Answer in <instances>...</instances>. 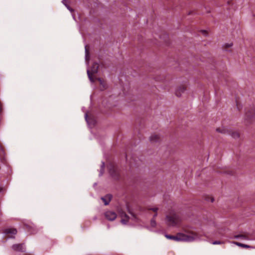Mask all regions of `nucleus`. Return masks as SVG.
I'll return each instance as SVG.
<instances>
[{"instance_id":"nucleus-8","label":"nucleus","mask_w":255,"mask_h":255,"mask_svg":"<svg viewBox=\"0 0 255 255\" xmlns=\"http://www.w3.org/2000/svg\"><path fill=\"white\" fill-rule=\"evenodd\" d=\"M186 90V88L185 86H180L178 87L175 91V95L176 96L180 97L182 94L185 92Z\"/></svg>"},{"instance_id":"nucleus-28","label":"nucleus","mask_w":255,"mask_h":255,"mask_svg":"<svg viewBox=\"0 0 255 255\" xmlns=\"http://www.w3.org/2000/svg\"><path fill=\"white\" fill-rule=\"evenodd\" d=\"M129 213H130V214H131V215L132 216H133V217H134V215L132 213H130V212H129Z\"/></svg>"},{"instance_id":"nucleus-20","label":"nucleus","mask_w":255,"mask_h":255,"mask_svg":"<svg viewBox=\"0 0 255 255\" xmlns=\"http://www.w3.org/2000/svg\"><path fill=\"white\" fill-rule=\"evenodd\" d=\"M85 53H86V58H87L88 57V56H89V54L87 45L85 46Z\"/></svg>"},{"instance_id":"nucleus-25","label":"nucleus","mask_w":255,"mask_h":255,"mask_svg":"<svg viewBox=\"0 0 255 255\" xmlns=\"http://www.w3.org/2000/svg\"><path fill=\"white\" fill-rule=\"evenodd\" d=\"M157 215V212L155 213V214L153 215V219H154Z\"/></svg>"},{"instance_id":"nucleus-6","label":"nucleus","mask_w":255,"mask_h":255,"mask_svg":"<svg viewBox=\"0 0 255 255\" xmlns=\"http://www.w3.org/2000/svg\"><path fill=\"white\" fill-rule=\"evenodd\" d=\"M4 233L7 235V238H15V235L17 234V230L14 228L6 229Z\"/></svg>"},{"instance_id":"nucleus-30","label":"nucleus","mask_w":255,"mask_h":255,"mask_svg":"<svg viewBox=\"0 0 255 255\" xmlns=\"http://www.w3.org/2000/svg\"><path fill=\"white\" fill-rule=\"evenodd\" d=\"M177 241H179L180 240H178ZM186 241H187L188 240H186Z\"/></svg>"},{"instance_id":"nucleus-27","label":"nucleus","mask_w":255,"mask_h":255,"mask_svg":"<svg viewBox=\"0 0 255 255\" xmlns=\"http://www.w3.org/2000/svg\"><path fill=\"white\" fill-rule=\"evenodd\" d=\"M2 216V213L1 211L0 210V217Z\"/></svg>"},{"instance_id":"nucleus-19","label":"nucleus","mask_w":255,"mask_h":255,"mask_svg":"<svg viewBox=\"0 0 255 255\" xmlns=\"http://www.w3.org/2000/svg\"><path fill=\"white\" fill-rule=\"evenodd\" d=\"M150 224H151V226L152 227H155V226H156V222H155V220L154 219H152L151 220Z\"/></svg>"},{"instance_id":"nucleus-7","label":"nucleus","mask_w":255,"mask_h":255,"mask_svg":"<svg viewBox=\"0 0 255 255\" xmlns=\"http://www.w3.org/2000/svg\"><path fill=\"white\" fill-rule=\"evenodd\" d=\"M105 216L107 220L113 221L116 219L117 215L114 212L108 211L105 213Z\"/></svg>"},{"instance_id":"nucleus-5","label":"nucleus","mask_w":255,"mask_h":255,"mask_svg":"<svg viewBox=\"0 0 255 255\" xmlns=\"http://www.w3.org/2000/svg\"><path fill=\"white\" fill-rule=\"evenodd\" d=\"M12 249L15 252L24 253L26 252L24 244H14L11 247Z\"/></svg>"},{"instance_id":"nucleus-17","label":"nucleus","mask_w":255,"mask_h":255,"mask_svg":"<svg viewBox=\"0 0 255 255\" xmlns=\"http://www.w3.org/2000/svg\"><path fill=\"white\" fill-rule=\"evenodd\" d=\"M234 243L235 244L239 246L242 247H244V248H250L251 247L250 246H248L247 245L239 243H238V242H234Z\"/></svg>"},{"instance_id":"nucleus-9","label":"nucleus","mask_w":255,"mask_h":255,"mask_svg":"<svg viewBox=\"0 0 255 255\" xmlns=\"http://www.w3.org/2000/svg\"><path fill=\"white\" fill-rule=\"evenodd\" d=\"M112 198L111 194H107L104 197H101V200L104 202L105 205H108L110 203Z\"/></svg>"},{"instance_id":"nucleus-15","label":"nucleus","mask_w":255,"mask_h":255,"mask_svg":"<svg viewBox=\"0 0 255 255\" xmlns=\"http://www.w3.org/2000/svg\"><path fill=\"white\" fill-rule=\"evenodd\" d=\"M210 241V243L212 245H219L222 244L223 243L220 241H213V240H209Z\"/></svg>"},{"instance_id":"nucleus-24","label":"nucleus","mask_w":255,"mask_h":255,"mask_svg":"<svg viewBox=\"0 0 255 255\" xmlns=\"http://www.w3.org/2000/svg\"><path fill=\"white\" fill-rule=\"evenodd\" d=\"M98 80L100 82V84H102L103 83V81L101 78H98Z\"/></svg>"},{"instance_id":"nucleus-11","label":"nucleus","mask_w":255,"mask_h":255,"mask_svg":"<svg viewBox=\"0 0 255 255\" xmlns=\"http://www.w3.org/2000/svg\"><path fill=\"white\" fill-rule=\"evenodd\" d=\"M160 139L159 135L154 134L150 136L149 140L151 142H156L159 141Z\"/></svg>"},{"instance_id":"nucleus-32","label":"nucleus","mask_w":255,"mask_h":255,"mask_svg":"<svg viewBox=\"0 0 255 255\" xmlns=\"http://www.w3.org/2000/svg\"><path fill=\"white\" fill-rule=\"evenodd\" d=\"M254 16H255V14L254 15Z\"/></svg>"},{"instance_id":"nucleus-29","label":"nucleus","mask_w":255,"mask_h":255,"mask_svg":"<svg viewBox=\"0 0 255 255\" xmlns=\"http://www.w3.org/2000/svg\"><path fill=\"white\" fill-rule=\"evenodd\" d=\"M191 14V12L188 13V14Z\"/></svg>"},{"instance_id":"nucleus-14","label":"nucleus","mask_w":255,"mask_h":255,"mask_svg":"<svg viewBox=\"0 0 255 255\" xmlns=\"http://www.w3.org/2000/svg\"><path fill=\"white\" fill-rule=\"evenodd\" d=\"M62 3L65 5V6L69 9L71 12H73L74 10L70 7V6L68 4L67 0H63Z\"/></svg>"},{"instance_id":"nucleus-23","label":"nucleus","mask_w":255,"mask_h":255,"mask_svg":"<svg viewBox=\"0 0 255 255\" xmlns=\"http://www.w3.org/2000/svg\"><path fill=\"white\" fill-rule=\"evenodd\" d=\"M104 167H105V163H104V162H102V166H101L102 170H104Z\"/></svg>"},{"instance_id":"nucleus-13","label":"nucleus","mask_w":255,"mask_h":255,"mask_svg":"<svg viewBox=\"0 0 255 255\" xmlns=\"http://www.w3.org/2000/svg\"><path fill=\"white\" fill-rule=\"evenodd\" d=\"M216 131L218 132H220L221 133L223 134H228L229 130L227 129L226 128H217L216 129Z\"/></svg>"},{"instance_id":"nucleus-1","label":"nucleus","mask_w":255,"mask_h":255,"mask_svg":"<svg viewBox=\"0 0 255 255\" xmlns=\"http://www.w3.org/2000/svg\"><path fill=\"white\" fill-rule=\"evenodd\" d=\"M164 237L168 239H198L203 237L198 233L191 230H184L177 234L176 236L168 235L163 233Z\"/></svg>"},{"instance_id":"nucleus-2","label":"nucleus","mask_w":255,"mask_h":255,"mask_svg":"<svg viewBox=\"0 0 255 255\" xmlns=\"http://www.w3.org/2000/svg\"><path fill=\"white\" fill-rule=\"evenodd\" d=\"M167 224L170 226H175L181 221L180 217L176 213L173 212L167 215L166 217Z\"/></svg>"},{"instance_id":"nucleus-31","label":"nucleus","mask_w":255,"mask_h":255,"mask_svg":"<svg viewBox=\"0 0 255 255\" xmlns=\"http://www.w3.org/2000/svg\"><path fill=\"white\" fill-rule=\"evenodd\" d=\"M1 188H0V191H1Z\"/></svg>"},{"instance_id":"nucleus-4","label":"nucleus","mask_w":255,"mask_h":255,"mask_svg":"<svg viewBox=\"0 0 255 255\" xmlns=\"http://www.w3.org/2000/svg\"><path fill=\"white\" fill-rule=\"evenodd\" d=\"M99 69V64L97 63H94L91 67V72L89 70H87V74L90 81L92 83L94 82V80L92 77V74L97 73Z\"/></svg>"},{"instance_id":"nucleus-21","label":"nucleus","mask_w":255,"mask_h":255,"mask_svg":"<svg viewBox=\"0 0 255 255\" xmlns=\"http://www.w3.org/2000/svg\"><path fill=\"white\" fill-rule=\"evenodd\" d=\"M232 45H233V44H232V43H230V44H229V43H226V44H225L224 45V47H225V48H229V47H232Z\"/></svg>"},{"instance_id":"nucleus-12","label":"nucleus","mask_w":255,"mask_h":255,"mask_svg":"<svg viewBox=\"0 0 255 255\" xmlns=\"http://www.w3.org/2000/svg\"><path fill=\"white\" fill-rule=\"evenodd\" d=\"M235 238H243L244 239H247L248 238V234L245 233H241L238 235H236L234 236Z\"/></svg>"},{"instance_id":"nucleus-3","label":"nucleus","mask_w":255,"mask_h":255,"mask_svg":"<svg viewBox=\"0 0 255 255\" xmlns=\"http://www.w3.org/2000/svg\"><path fill=\"white\" fill-rule=\"evenodd\" d=\"M255 119V107L253 106L247 108L246 110L245 120V121L250 123L252 122Z\"/></svg>"},{"instance_id":"nucleus-26","label":"nucleus","mask_w":255,"mask_h":255,"mask_svg":"<svg viewBox=\"0 0 255 255\" xmlns=\"http://www.w3.org/2000/svg\"><path fill=\"white\" fill-rule=\"evenodd\" d=\"M87 117H88V115H87V114H86V115H85V119H86V120H87Z\"/></svg>"},{"instance_id":"nucleus-18","label":"nucleus","mask_w":255,"mask_h":255,"mask_svg":"<svg viewBox=\"0 0 255 255\" xmlns=\"http://www.w3.org/2000/svg\"><path fill=\"white\" fill-rule=\"evenodd\" d=\"M120 216L122 218H128V217L127 214L123 212V211H122V212H120Z\"/></svg>"},{"instance_id":"nucleus-22","label":"nucleus","mask_w":255,"mask_h":255,"mask_svg":"<svg viewBox=\"0 0 255 255\" xmlns=\"http://www.w3.org/2000/svg\"><path fill=\"white\" fill-rule=\"evenodd\" d=\"M158 209L157 208H156V207L149 209V210H151L153 211V212H154L155 213L157 212V211H158Z\"/></svg>"},{"instance_id":"nucleus-16","label":"nucleus","mask_w":255,"mask_h":255,"mask_svg":"<svg viewBox=\"0 0 255 255\" xmlns=\"http://www.w3.org/2000/svg\"><path fill=\"white\" fill-rule=\"evenodd\" d=\"M129 217L128 218H122L121 219V223L123 224H127L129 221Z\"/></svg>"},{"instance_id":"nucleus-10","label":"nucleus","mask_w":255,"mask_h":255,"mask_svg":"<svg viewBox=\"0 0 255 255\" xmlns=\"http://www.w3.org/2000/svg\"><path fill=\"white\" fill-rule=\"evenodd\" d=\"M228 134L231 135L235 139H238L240 137V134L237 131L229 130Z\"/></svg>"}]
</instances>
